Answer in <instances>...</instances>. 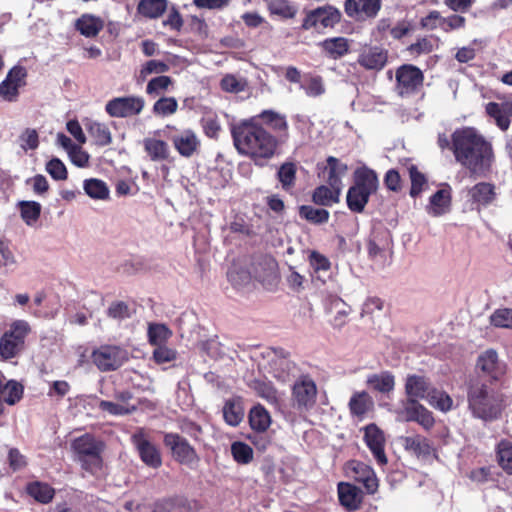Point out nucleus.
<instances>
[{
  "instance_id": "obj_10",
  "label": "nucleus",
  "mask_w": 512,
  "mask_h": 512,
  "mask_svg": "<svg viewBox=\"0 0 512 512\" xmlns=\"http://www.w3.org/2000/svg\"><path fill=\"white\" fill-rule=\"evenodd\" d=\"M341 19V13L339 10L332 6H324L309 11L302 23V29L304 30H322L325 28L334 27Z\"/></svg>"
},
{
  "instance_id": "obj_33",
  "label": "nucleus",
  "mask_w": 512,
  "mask_h": 512,
  "mask_svg": "<svg viewBox=\"0 0 512 512\" xmlns=\"http://www.w3.org/2000/svg\"><path fill=\"white\" fill-rule=\"evenodd\" d=\"M86 129L92 137L95 145L104 147L112 143V134L106 124L90 121L86 124Z\"/></svg>"
},
{
  "instance_id": "obj_49",
  "label": "nucleus",
  "mask_w": 512,
  "mask_h": 512,
  "mask_svg": "<svg viewBox=\"0 0 512 512\" xmlns=\"http://www.w3.org/2000/svg\"><path fill=\"white\" fill-rule=\"evenodd\" d=\"M251 387L258 396L265 399L267 402L272 404L278 402V392L270 383L256 380L252 383Z\"/></svg>"
},
{
  "instance_id": "obj_53",
  "label": "nucleus",
  "mask_w": 512,
  "mask_h": 512,
  "mask_svg": "<svg viewBox=\"0 0 512 512\" xmlns=\"http://www.w3.org/2000/svg\"><path fill=\"white\" fill-rule=\"evenodd\" d=\"M259 117L268 124L272 129L276 131H285L287 130V121L283 115L276 113L274 111L266 110L263 111Z\"/></svg>"
},
{
  "instance_id": "obj_43",
  "label": "nucleus",
  "mask_w": 512,
  "mask_h": 512,
  "mask_svg": "<svg viewBox=\"0 0 512 512\" xmlns=\"http://www.w3.org/2000/svg\"><path fill=\"white\" fill-rule=\"evenodd\" d=\"M18 207L21 212V217L27 225L31 226L39 219L41 213V205L38 202L20 201L18 203Z\"/></svg>"
},
{
  "instance_id": "obj_12",
  "label": "nucleus",
  "mask_w": 512,
  "mask_h": 512,
  "mask_svg": "<svg viewBox=\"0 0 512 512\" xmlns=\"http://www.w3.org/2000/svg\"><path fill=\"white\" fill-rule=\"evenodd\" d=\"M164 444L171 450L173 457L181 464L192 466L198 463L199 457L195 449L180 435L176 433L165 434Z\"/></svg>"
},
{
  "instance_id": "obj_36",
  "label": "nucleus",
  "mask_w": 512,
  "mask_h": 512,
  "mask_svg": "<svg viewBox=\"0 0 512 512\" xmlns=\"http://www.w3.org/2000/svg\"><path fill=\"white\" fill-rule=\"evenodd\" d=\"M249 423L253 430L265 432L271 425V416L263 406L256 405L250 410Z\"/></svg>"
},
{
  "instance_id": "obj_50",
  "label": "nucleus",
  "mask_w": 512,
  "mask_h": 512,
  "mask_svg": "<svg viewBox=\"0 0 512 512\" xmlns=\"http://www.w3.org/2000/svg\"><path fill=\"white\" fill-rule=\"evenodd\" d=\"M220 86L222 90L226 92L239 93L245 90L247 82L242 77H237L233 74H227L222 78Z\"/></svg>"
},
{
  "instance_id": "obj_28",
  "label": "nucleus",
  "mask_w": 512,
  "mask_h": 512,
  "mask_svg": "<svg viewBox=\"0 0 512 512\" xmlns=\"http://www.w3.org/2000/svg\"><path fill=\"white\" fill-rule=\"evenodd\" d=\"M348 406L353 416L362 418L367 412L372 410L374 402L367 392L359 391L351 396Z\"/></svg>"
},
{
  "instance_id": "obj_9",
  "label": "nucleus",
  "mask_w": 512,
  "mask_h": 512,
  "mask_svg": "<svg viewBox=\"0 0 512 512\" xmlns=\"http://www.w3.org/2000/svg\"><path fill=\"white\" fill-rule=\"evenodd\" d=\"M129 358L127 350L116 345H102L92 352V361L100 371H114Z\"/></svg>"
},
{
  "instance_id": "obj_24",
  "label": "nucleus",
  "mask_w": 512,
  "mask_h": 512,
  "mask_svg": "<svg viewBox=\"0 0 512 512\" xmlns=\"http://www.w3.org/2000/svg\"><path fill=\"white\" fill-rule=\"evenodd\" d=\"M380 9V0H346L345 10L349 16H375Z\"/></svg>"
},
{
  "instance_id": "obj_34",
  "label": "nucleus",
  "mask_w": 512,
  "mask_h": 512,
  "mask_svg": "<svg viewBox=\"0 0 512 512\" xmlns=\"http://www.w3.org/2000/svg\"><path fill=\"white\" fill-rule=\"evenodd\" d=\"M341 192L340 187L321 185L314 190L312 200L318 205L330 206L339 202Z\"/></svg>"
},
{
  "instance_id": "obj_5",
  "label": "nucleus",
  "mask_w": 512,
  "mask_h": 512,
  "mask_svg": "<svg viewBox=\"0 0 512 512\" xmlns=\"http://www.w3.org/2000/svg\"><path fill=\"white\" fill-rule=\"evenodd\" d=\"M378 178L374 171L361 168L355 172L354 185L348 189L346 201L348 208L361 213L369 201V197L378 189Z\"/></svg>"
},
{
  "instance_id": "obj_48",
  "label": "nucleus",
  "mask_w": 512,
  "mask_h": 512,
  "mask_svg": "<svg viewBox=\"0 0 512 512\" xmlns=\"http://www.w3.org/2000/svg\"><path fill=\"white\" fill-rule=\"evenodd\" d=\"M299 214L302 218L314 223H325L329 219V212L325 209L314 208L312 206L303 205L300 207Z\"/></svg>"
},
{
  "instance_id": "obj_14",
  "label": "nucleus",
  "mask_w": 512,
  "mask_h": 512,
  "mask_svg": "<svg viewBox=\"0 0 512 512\" xmlns=\"http://www.w3.org/2000/svg\"><path fill=\"white\" fill-rule=\"evenodd\" d=\"M26 69L22 66H14L9 70L5 79L0 83V97L6 102H15L19 96V89L26 82Z\"/></svg>"
},
{
  "instance_id": "obj_38",
  "label": "nucleus",
  "mask_w": 512,
  "mask_h": 512,
  "mask_svg": "<svg viewBox=\"0 0 512 512\" xmlns=\"http://www.w3.org/2000/svg\"><path fill=\"white\" fill-rule=\"evenodd\" d=\"M324 51L333 59L344 56L349 50V41L344 37H334L321 43Z\"/></svg>"
},
{
  "instance_id": "obj_37",
  "label": "nucleus",
  "mask_w": 512,
  "mask_h": 512,
  "mask_svg": "<svg viewBox=\"0 0 512 512\" xmlns=\"http://www.w3.org/2000/svg\"><path fill=\"white\" fill-rule=\"evenodd\" d=\"M366 383L369 387L378 392L389 393L395 387V378L389 372H381L379 374L369 375Z\"/></svg>"
},
{
  "instance_id": "obj_16",
  "label": "nucleus",
  "mask_w": 512,
  "mask_h": 512,
  "mask_svg": "<svg viewBox=\"0 0 512 512\" xmlns=\"http://www.w3.org/2000/svg\"><path fill=\"white\" fill-rule=\"evenodd\" d=\"M132 442L138 450L141 460L152 468H158L162 464L161 454L158 448L151 443L143 429L132 435Z\"/></svg>"
},
{
  "instance_id": "obj_47",
  "label": "nucleus",
  "mask_w": 512,
  "mask_h": 512,
  "mask_svg": "<svg viewBox=\"0 0 512 512\" xmlns=\"http://www.w3.org/2000/svg\"><path fill=\"white\" fill-rule=\"evenodd\" d=\"M497 458L500 467L512 475V443L502 440L497 446Z\"/></svg>"
},
{
  "instance_id": "obj_23",
  "label": "nucleus",
  "mask_w": 512,
  "mask_h": 512,
  "mask_svg": "<svg viewBox=\"0 0 512 512\" xmlns=\"http://www.w3.org/2000/svg\"><path fill=\"white\" fill-rule=\"evenodd\" d=\"M338 496L340 503L348 510H357L363 499L362 491L350 483H339Z\"/></svg>"
},
{
  "instance_id": "obj_1",
  "label": "nucleus",
  "mask_w": 512,
  "mask_h": 512,
  "mask_svg": "<svg viewBox=\"0 0 512 512\" xmlns=\"http://www.w3.org/2000/svg\"><path fill=\"white\" fill-rule=\"evenodd\" d=\"M452 151L456 161L475 175H484L494 161L492 144L473 127L453 132Z\"/></svg>"
},
{
  "instance_id": "obj_6",
  "label": "nucleus",
  "mask_w": 512,
  "mask_h": 512,
  "mask_svg": "<svg viewBox=\"0 0 512 512\" xmlns=\"http://www.w3.org/2000/svg\"><path fill=\"white\" fill-rule=\"evenodd\" d=\"M72 449L77 454V459L85 470L96 473L101 469L102 459L100 454L103 450L102 442L96 441L89 434H85L72 442Z\"/></svg>"
},
{
  "instance_id": "obj_55",
  "label": "nucleus",
  "mask_w": 512,
  "mask_h": 512,
  "mask_svg": "<svg viewBox=\"0 0 512 512\" xmlns=\"http://www.w3.org/2000/svg\"><path fill=\"white\" fill-rule=\"evenodd\" d=\"M178 103L175 98H160L154 103L153 111L157 115L168 116L172 115L177 111Z\"/></svg>"
},
{
  "instance_id": "obj_54",
  "label": "nucleus",
  "mask_w": 512,
  "mask_h": 512,
  "mask_svg": "<svg viewBox=\"0 0 512 512\" xmlns=\"http://www.w3.org/2000/svg\"><path fill=\"white\" fill-rule=\"evenodd\" d=\"M99 408L102 411L114 416L130 414L135 410L134 406H129L128 404L115 403L104 400L99 402Z\"/></svg>"
},
{
  "instance_id": "obj_59",
  "label": "nucleus",
  "mask_w": 512,
  "mask_h": 512,
  "mask_svg": "<svg viewBox=\"0 0 512 512\" xmlns=\"http://www.w3.org/2000/svg\"><path fill=\"white\" fill-rule=\"evenodd\" d=\"M309 264L317 274L326 273L330 270L331 263L327 257L317 251H311L309 254Z\"/></svg>"
},
{
  "instance_id": "obj_62",
  "label": "nucleus",
  "mask_w": 512,
  "mask_h": 512,
  "mask_svg": "<svg viewBox=\"0 0 512 512\" xmlns=\"http://www.w3.org/2000/svg\"><path fill=\"white\" fill-rule=\"evenodd\" d=\"M20 146L25 151L35 150L39 146V136L35 129L27 128L19 137Z\"/></svg>"
},
{
  "instance_id": "obj_13",
  "label": "nucleus",
  "mask_w": 512,
  "mask_h": 512,
  "mask_svg": "<svg viewBox=\"0 0 512 512\" xmlns=\"http://www.w3.org/2000/svg\"><path fill=\"white\" fill-rule=\"evenodd\" d=\"M423 80L422 71L414 65L405 64L396 71V89L401 96L414 93L422 86Z\"/></svg>"
},
{
  "instance_id": "obj_35",
  "label": "nucleus",
  "mask_w": 512,
  "mask_h": 512,
  "mask_svg": "<svg viewBox=\"0 0 512 512\" xmlns=\"http://www.w3.org/2000/svg\"><path fill=\"white\" fill-rule=\"evenodd\" d=\"M102 28V20L93 15H82L76 21V29L85 37H95Z\"/></svg>"
},
{
  "instance_id": "obj_52",
  "label": "nucleus",
  "mask_w": 512,
  "mask_h": 512,
  "mask_svg": "<svg viewBox=\"0 0 512 512\" xmlns=\"http://www.w3.org/2000/svg\"><path fill=\"white\" fill-rule=\"evenodd\" d=\"M231 453L236 462L248 464L253 458L252 448L243 442H234L231 445Z\"/></svg>"
},
{
  "instance_id": "obj_63",
  "label": "nucleus",
  "mask_w": 512,
  "mask_h": 512,
  "mask_svg": "<svg viewBox=\"0 0 512 512\" xmlns=\"http://www.w3.org/2000/svg\"><path fill=\"white\" fill-rule=\"evenodd\" d=\"M491 323L496 327H512V309H498L490 317Z\"/></svg>"
},
{
  "instance_id": "obj_40",
  "label": "nucleus",
  "mask_w": 512,
  "mask_h": 512,
  "mask_svg": "<svg viewBox=\"0 0 512 512\" xmlns=\"http://www.w3.org/2000/svg\"><path fill=\"white\" fill-rule=\"evenodd\" d=\"M83 188L86 194L93 199L106 200L109 197V188L102 180L94 178L85 180Z\"/></svg>"
},
{
  "instance_id": "obj_64",
  "label": "nucleus",
  "mask_w": 512,
  "mask_h": 512,
  "mask_svg": "<svg viewBox=\"0 0 512 512\" xmlns=\"http://www.w3.org/2000/svg\"><path fill=\"white\" fill-rule=\"evenodd\" d=\"M168 70L169 66L165 62L150 60L141 68L139 72V78L141 80H145L147 76L152 73L160 74L167 72Z\"/></svg>"
},
{
  "instance_id": "obj_25",
  "label": "nucleus",
  "mask_w": 512,
  "mask_h": 512,
  "mask_svg": "<svg viewBox=\"0 0 512 512\" xmlns=\"http://www.w3.org/2000/svg\"><path fill=\"white\" fill-rule=\"evenodd\" d=\"M468 194L474 203L484 207L492 204L497 196L495 186L488 182L477 183L469 189Z\"/></svg>"
},
{
  "instance_id": "obj_39",
  "label": "nucleus",
  "mask_w": 512,
  "mask_h": 512,
  "mask_svg": "<svg viewBox=\"0 0 512 512\" xmlns=\"http://www.w3.org/2000/svg\"><path fill=\"white\" fill-rule=\"evenodd\" d=\"M147 335L149 343L156 347L166 344L172 336V331L164 324L150 323Z\"/></svg>"
},
{
  "instance_id": "obj_51",
  "label": "nucleus",
  "mask_w": 512,
  "mask_h": 512,
  "mask_svg": "<svg viewBox=\"0 0 512 512\" xmlns=\"http://www.w3.org/2000/svg\"><path fill=\"white\" fill-rule=\"evenodd\" d=\"M409 175L411 179L410 195L412 197H417L427 188V180L415 166H411L409 168Z\"/></svg>"
},
{
  "instance_id": "obj_17",
  "label": "nucleus",
  "mask_w": 512,
  "mask_h": 512,
  "mask_svg": "<svg viewBox=\"0 0 512 512\" xmlns=\"http://www.w3.org/2000/svg\"><path fill=\"white\" fill-rule=\"evenodd\" d=\"M364 442L380 465L387 463L385 454L386 437L384 432L376 425L369 424L363 429Z\"/></svg>"
},
{
  "instance_id": "obj_45",
  "label": "nucleus",
  "mask_w": 512,
  "mask_h": 512,
  "mask_svg": "<svg viewBox=\"0 0 512 512\" xmlns=\"http://www.w3.org/2000/svg\"><path fill=\"white\" fill-rule=\"evenodd\" d=\"M223 416L227 424L237 426L244 417V409L238 401H228L223 408Z\"/></svg>"
},
{
  "instance_id": "obj_60",
  "label": "nucleus",
  "mask_w": 512,
  "mask_h": 512,
  "mask_svg": "<svg viewBox=\"0 0 512 512\" xmlns=\"http://www.w3.org/2000/svg\"><path fill=\"white\" fill-rule=\"evenodd\" d=\"M171 84L172 79L169 76H158L148 82L146 92L149 95H157L166 91Z\"/></svg>"
},
{
  "instance_id": "obj_15",
  "label": "nucleus",
  "mask_w": 512,
  "mask_h": 512,
  "mask_svg": "<svg viewBox=\"0 0 512 512\" xmlns=\"http://www.w3.org/2000/svg\"><path fill=\"white\" fill-rule=\"evenodd\" d=\"M171 142L174 149L182 156L189 158L193 156L200 148L201 141L197 133L190 128L176 129L171 136Z\"/></svg>"
},
{
  "instance_id": "obj_29",
  "label": "nucleus",
  "mask_w": 512,
  "mask_h": 512,
  "mask_svg": "<svg viewBox=\"0 0 512 512\" xmlns=\"http://www.w3.org/2000/svg\"><path fill=\"white\" fill-rule=\"evenodd\" d=\"M4 380L0 375V399L8 405H15L23 396V386L15 380Z\"/></svg>"
},
{
  "instance_id": "obj_11",
  "label": "nucleus",
  "mask_w": 512,
  "mask_h": 512,
  "mask_svg": "<svg viewBox=\"0 0 512 512\" xmlns=\"http://www.w3.org/2000/svg\"><path fill=\"white\" fill-rule=\"evenodd\" d=\"M144 105L139 96L117 97L106 103L105 110L111 117L126 118L140 114Z\"/></svg>"
},
{
  "instance_id": "obj_31",
  "label": "nucleus",
  "mask_w": 512,
  "mask_h": 512,
  "mask_svg": "<svg viewBox=\"0 0 512 512\" xmlns=\"http://www.w3.org/2000/svg\"><path fill=\"white\" fill-rule=\"evenodd\" d=\"M386 61V53L379 48H369L367 50H364L358 58V62L361 66H363L366 69L375 70L383 68Z\"/></svg>"
},
{
  "instance_id": "obj_19",
  "label": "nucleus",
  "mask_w": 512,
  "mask_h": 512,
  "mask_svg": "<svg viewBox=\"0 0 512 512\" xmlns=\"http://www.w3.org/2000/svg\"><path fill=\"white\" fill-rule=\"evenodd\" d=\"M348 166L336 157L329 156L326 165L323 168V174L326 182L331 187L343 188L342 178L347 174Z\"/></svg>"
},
{
  "instance_id": "obj_20",
  "label": "nucleus",
  "mask_w": 512,
  "mask_h": 512,
  "mask_svg": "<svg viewBox=\"0 0 512 512\" xmlns=\"http://www.w3.org/2000/svg\"><path fill=\"white\" fill-rule=\"evenodd\" d=\"M451 191L450 188L440 189L434 193L426 206V212L432 217H440L450 211Z\"/></svg>"
},
{
  "instance_id": "obj_8",
  "label": "nucleus",
  "mask_w": 512,
  "mask_h": 512,
  "mask_svg": "<svg viewBox=\"0 0 512 512\" xmlns=\"http://www.w3.org/2000/svg\"><path fill=\"white\" fill-rule=\"evenodd\" d=\"M318 388L309 375H301L292 386V404L300 412L311 410L317 401Z\"/></svg>"
},
{
  "instance_id": "obj_2",
  "label": "nucleus",
  "mask_w": 512,
  "mask_h": 512,
  "mask_svg": "<svg viewBox=\"0 0 512 512\" xmlns=\"http://www.w3.org/2000/svg\"><path fill=\"white\" fill-rule=\"evenodd\" d=\"M231 134L238 153L250 158L256 165H263L271 159L279 146L276 137L251 121L234 125Z\"/></svg>"
},
{
  "instance_id": "obj_21",
  "label": "nucleus",
  "mask_w": 512,
  "mask_h": 512,
  "mask_svg": "<svg viewBox=\"0 0 512 512\" xmlns=\"http://www.w3.org/2000/svg\"><path fill=\"white\" fill-rule=\"evenodd\" d=\"M486 112L495 120L497 126L505 131L508 129L512 117V101L490 102L486 105Z\"/></svg>"
},
{
  "instance_id": "obj_61",
  "label": "nucleus",
  "mask_w": 512,
  "mask_h": 512,
  "mask_svg": "<svg viewBox=\"0 0 512 512\" xmlns=\"http://www.w3.org/2000/svg\"><path fill=\"white\" fill-rule=\"evenodd\" d=\"M46 171L55 180H65L68 176L65 164L58 158H52L46 164Z\"/></svg>"
},
{
  "instance_id": "obj_3",
  "label": "nucleus",
  "mask_w": 512,
  "mask_h": 512,
  "mask_svg": "<svg viewBox=\"0 0 512 512\" xmlns=\"http://www.w3.org/2000/svg\"><path fill=\"white\" fill-rule=\"evenodd\" d=\"M406 399L395 412L399 420L415 421L425 429H430L434 423L432 413L419 403L420 399H427L432 390L428 378L419 374H408L405 378Z\"/></svg>"
},
{
  "instance_id": "obj_26",
  "label": "nucleus",
  "mask_w": 512,
  "mask_h": 512,
  "mask_svg": "<svg viewBox=\"0 0 512 512\" xmlns=\"http://www.w3.org/2000/svg\"><path fill=\"white\" fill-rule=\"evenodd\" d=\"M403 446L418 458H428L434 453V448L430 441L420 435L405 437L403 439Z\"/></svg>"
},
{
  "instance_id": "obj_46",
  "label": "nucleus",
  "mask_w": 512,
  "mask_h": 512,
  "mask_svg": "<svg viewBox=\"0 0 512 512\" xmlns=\"http://www.w3.org/2000/svg\"><path fill=\"white\" fill-rule=\"evenodd\" d=\"M28 494L41 503H48L54 496V489L48 484L34 482L27 487Z\"/></svg>"
},
{
  "instance_id": "obj_42",
  "label": "nucleus",
  "mask_w": 512,
  "mask_h": 512,
  "mask_svg": "<svg viewBox=\"0 0 512 512\" xmlns=\"http://www.w3.org/2000/svg\"><path fill=\"white\" fill-rule=\"evenodd\" d=\"M428 403L442 412H448L453 407L452 398L444 391L432 388L427 399Z\"/></svg>"
},
{
  "instance_id": "obj_4",
  "label": "nucleus",
  "mask_w": 512,
  "mask_h": 512,
  "mask_svg": "<svg viewBox=\"0 0 512 512\" xmlns=\"http://www.w3.org/2000/svg\"><path fill=\"white\" fill-rule=\"evenodd\" d=\"M468 404L475 417L490 421L499 416L502 409V397L492 387L476 382L468 390Z\"/></svg>"
},
{
  "instance_id": "obj_41",
  "label": "nucleus",
  "mask_w": 512,
  "mask_h": 512,
  "mask_svg": "<svg viewBox=\"0 0 512 512\" xmlns=\"http://www.w3.org/2000/svg\"><path fill=\"white\" fill-rule=\"evenodd\" d=\"M268 10L272 15H277L284 19H292L297 14V8L288 0H270Z\"/></svg>"
},
{
  "instance_id": "obj_18",
  "label": "nucleus",
  "mask_w": 512,
  "mask_h": 512,
  "mask_svg": "<svg viewBox=\"0 0 512 512\" xmlns=\"http://www.w3.org/2000/svg\"><path fill=\"white\" fill-rule=\"evenodd\" d=\"M347 473L357 482L362 483L369 494L377 491L378 479L369 465L359 461H350L347 464Z\"/></svg>"
},
{
  "instance_id": "obj_27",
  "label": "nucleus",
  "mask_w": 512,
  "mask_h": 512,
  "mask_svg": "<svg viewBox=\"0 0 512 512\" xmlns=\"http://www.w3.org/2000/svg\"><path fill=\"white\" fill-rule=\"evenodd\" d=\"M478 367L490 375L492 378L497 379L505 372V367L498 361L497 353L493 350L484 352L478 358Z\"/></svg>"
},
{
  "instance_id": "obj_57",
  "label": "nucleus",
  "mask_w": 512,
  "mask_h": 512,
  "mask_svg": "<svg viewBox=\"0 0 512 512\" xmlns=\"http://www.w3.org/2000/svg\"><path fill=\"white\" fill-rule=\"evenodd\" d=\"M301 87L309 97H318L325 92L323 80L319 76L310 77Z\"/></svg>"
},
{
  "instance_id": "obj_56",
  "label": "nucleus",
  "mask_w": 512,
  "mask_h": 512,
  "mask_svg": "<svg viewBox=\"0 0 512 512\" xmlns=\"http://www.w3.org/2000/svg\"><path fill=\"white\" fill-rule=\"evenodd\" d=\"M296 167L293 163H284L278 171V178L283 188L288 189L294 185Z\"/></svg>"
},
{
  "instance_id": "obj_7",
  "label": "nucleus",
  "mask_w": 512,
  "mask_h": 512,
  "mask_svg": "<svg viewBox=\"0 0 512 512\" xmlns=\"http://www.w3.org/2000/svg\"><path fill=\"white\" fill-rule=\"evenodd\" d=\"M31 328L25 320H15L10 328L0 337V356L3 360L17 357L24 349L25 338Z\"/></svg>"
},
{
  "instance_id": "obj_30",
  "label": "nucleus",
  "mask_w": 512,
  "mask_h": 512,
  "mask_svg": "<svg viewBox=\"0 0 512 512\" xmlns=\"http://www.w3.org/2000/svg\"><path fill=\"white\" fill-rule=\"evenodd\" d=\"M144 150L152 161L160 162L168 159L170 151L168 144L160 139L147 137L143 140Z\"/></svg>"
},
{
  "instance_id": "obj_32",
  "label": "nucleus",
  "mask_w": 512,
  "mask_h": 512,
  "mask_svg": "<svg viewBox=\"0 0 512 512\" xmlns=\"http://www.w3.org/2000/svg\"><path fill=\"white\" fill-rule=\"evenodd\" d=\"M167 0H140L137 12L145 18L157 19L167 10Z\"/></svg>"
},
{
  "instance_id": "obj_22",
  "label": "nucleus",
  "mask_w": 512,
  "mask_h": 512,
  "mask_svg": "<svg viewBox=\"0 0 512 512\" xmlns=\"http://www.w3.org/2000/svg\"><path fill=\"white\" fill-rule=\"evenodd\" d=\"M437 23L445 30L462 28L465 25V18L460 15H451L447 18H441L439 12L432 11L427 17L422 19V25L426 28H434Z\"/></svg>"
},
{
  "instance_id": "obj_58",
  "label": "nucleus",
  "mask_w": 512,
  "mask_h": 512,
  "mask_svg": "<svg viewBox=\"0 0 512 512\" xmlns=\"http://www.w3.org/2000/svg\"><path fill=\"white\" fill-rule=\"evenodd\" d=\"M153 359L158 364L169 363L177 358V351L171 347L164 345L156 346L153 351Z\"/></svg>"
},
{
  "instance_id": "obj_44",
  "label": "nucleus",
  "mask_w": 512,
  "mask_h": 512,
  "mask_svg": "<svg viewBox=\"0 0 512 512\" xmlns=\"http://www.w3.org/2000/svg\"><path fill=\"white\" fill-rule=\"evenodd\" d=\"M334 309V315L332 316L330 323L336 329H341L347 322L351 313V307L341 300H336L332 303Z\"/></svg>"
}]
</instances>
